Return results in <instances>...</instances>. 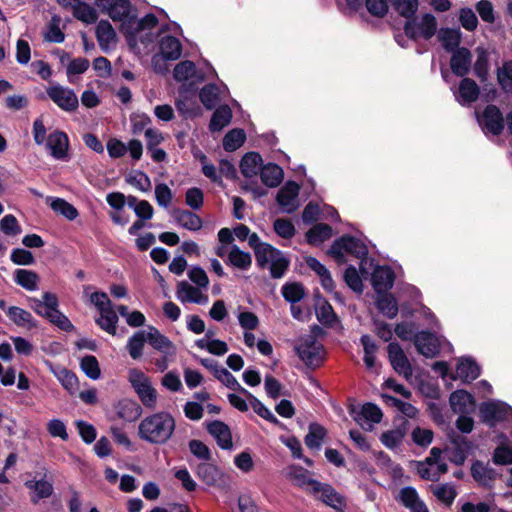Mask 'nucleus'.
Here are the masks:
<instances>
[{"instance_id": "f257e3e1", "label": "nucleus", "mask_w": 512, "mask_h": 512, "mask_svg": "<svg viewBox=\"0 0 512 512\" xmlns=\"http://www.w3.org/2000/svg\"><path fill=\"white\" fill-rule=\"evenodd\" d=\"M176 429L173 415L159 411L144 417L138 425V437L153 445H165Z\"/></svg>"}, {"instance_id": "f03ea898", "label": "nucleus", "mask_w": 512, "mask_h": 512, "mask_svg": "<svg viewBox=\"0 0 512 512\" xmlns=\"http://www.w3.org/2000/svg\"><path fill=\"white\" fill-rule=\"evenodd\" d=\"M30 308L39 316L47 319L50 323L65 332H73L75 326L59 310V300L56 294L52 292H44L42 300L35 297L28 298Z\"/></svg>"}, {"instance_id": "7ed1b4c3", "label": "nucleus", "mask_w": 512, "mask_h": 512, "mask_svg": "<svg viewBox=\"0 0 512 512\" xmlns=\"http://www.w3.org/2000/svg\"><path fill=\"white\" fill-rule=\"evenodd\" d=\"M344 252L356 258L365 259L368 255V248L363 241L347 234L336 239L327 253L332 256L337 263L342 264L346 262Z\"/></svg>"}, {"instance_id": "20e7f679", "label": "nucleus", "mask_w": 512, "mask_h": 512, "mask_svg": "<svg viewBox=\"0 0 512 512\" xmlns=\"http://www.w3.org/2000/svg\"><path fill=\"white\" fill-rule=\"evenodd\" d=\"M478 124L485 135L499 136L505 128V121L502 111L494 104H488L480 115H477Z\"/></svg>"}, {"instance_id": "39448f33", "label": "nucleus", "mask_w": 512, "mask_h": 512, "mask_svg": "<svg viewBox=\"0 0 512 512\" xmlns=\"http://www.w3.org/2000/svg\"><path fill=\"white\" fill-rule=\"evenodd\" d=\"M479 416L483 423L494 427L512 416V407L501 401H486L479 406Z\"/></svg>"}, {"instance_id": "423d86ee", "label": "nucleus", "mask_w": 512, "mask_h": 512, "mask_svg": "<svg viewBox=\"0 0 512 512\" xmlns=\"http://www.w3.org/2000/svg\"><path fill=\"white\" fill-rule=\"evenodd\" d=\"M296 354L311 369L320 367L324 361V347L310 337L295 347Z\"/></svg>"}, {"instance_id": "0eeeda50", "label": "nucleus", "mask_w": 512, "mask_h": 512, "mask_svg": "<svg viewBox=\"0 0 512 512\" xmlns=\"http://www.w3.org/2000/svg\"><path fill=\"white\" fill-rule=\"evenodd\" d=\"M394 9L399 13L400 16L406 19L404 24L405 35L413 40L417 41L419 38L418 32L416 31V13L419 6L418 0H395L393 3Z\"/></svg>"}, {"instance_id": "6e6552de", "label": "nucleus", "mask_w": 512, "mask_h": 512, "mask_svg": "<svg viewBox=\"0 0 512 512\" xmlns=\"http://www.w3.org/2000/svg\"><path fill=\"white\" fill-rule=\"evenodd\" d=\"M448 438L453 445L451 448L446 449L449 453L448 459L451 463L462 466L473 448V442L466 436L460 435L453 430L448 433Z\"/></svg>"}, {"instance_id": "1a4fd4ad", "label": "nucleus", "mask_w": 512, "mask_h": 512, "mask_svg": "<svg viewBox=\"0 0 512 512\" xmlns=\"http://www.w3.org/2000/svg\"><path fill=\"white\" fill-rule=\"evenodd\" d=\"M48 97L62 110L75 111L79 106L78 97L70 88L61 85L51 86L47 89Z\"/></svg>"}, {"instance_id": "9d476101", "label": "nucleus", "mask_w": 512, "mask_h": 512, "mask_svg": "<svg viewBox=\"0 0 512 512\" xmlns=\"http://www.w3.org/2000/svg\"><path fill=\"white\" fill-rule=\"evenodd\" d=\"M299 192L300 185L295 181L289 180L279 189L276 195V202L284 208L286 213L291 214L299 207L297 202Z\"/></svg>"}, {"instance_id": "9b49d317", "label": "nucleus", "mask_w": 512, "mask_h": 512, "mask_svg": "<svg viewBox=\"0 0 512 512\" xmlns=\"http://www.w3.org/2000/svg\"><path fill=\"white\" fill-rule=\"evenodd\" d=\"M387 349L392 368L399 375H403L406 379H409L413 374L412 366L400 344L391 342Z\"/></svg>"}, {"instance_id": "f8f14e48", "label": "nucleus", "mask_w": 512, "mask_h": 512, "mask_svg": "<svg viewBox=\"0 0 512 512\" xmlns=\"http://www.w3.org/2000/svg\"><path fill=\"white\" fill-rule=\"evenodd\" d=\"M414 345L418 353L426 358H433L440 351L437 337L428 330L420 331L415 335Z\"/></svg>"}, {"instance_id": "ddd939ff", "label": "nucleus", "mask_w": 512, "mask_h": 512, "mask_svg": "<svg viewBox=\"0 0 512 512\" xmlns=\"http://www.w3.org/2000/svg\"><path fill=\"white\" fill-rule=\"evenodd\" d=\"M480 374L481 368L472 357H461L456 365V374H452L451 379H460L468 384L477 379Z\"/></svg>"}, {"instance_id": "4468645a", "label": "nucleus", "mask_w": 512, "mask_h": 512, "mask_svg": "<svg viewBox=\"0 0 512 512\" xmlns=\"http://www.w3.org/2000/svg\"><path fill=\"white\" fill-rule=\"evenodd\" d=\"M395 281V273L388 265L377 266L371 276V284L377 294L390 290Z\"/></svg>"}, {"instance_id": "2eb2a0df", "label": "nucleus", "mask_w": 512, "mask_h": 512, "mask_svg": "<svg viewBox=\"0 0 512 512\" xmlns=\"http://www.w3.org/2000/svg\"><path fill=\"white\" fill-rule=\"evenodd\" d=\"M472 63V53L466 47L457 48L452 51V56L450 59V67L453 72L458 77L466 76L471 67Z\"/></svg>"}, {"instance_id": "dca6fc26", "label": "nucleus", "mask_w": 512, "mask_h": 512, "mask_svg": "<svg viewBox=\"0 0 512 512\" xmlns=\"http://www.w3.org/2000/svg\"><path fill=\"white\" fill-rule=\"evenodd\" d=\"M207 431L212 435L217 445L224 450L231 449L233 446L232 434L229 426L220 420H214L207 424Z\"/></svg>"}, {"instance_id": "f3484780", "label": "nucleus", "mask_w": 512, "mask_h": 512, "mask_svg": "<svg viewBox=\"0 0 512 512\" xmlns=\"http://www.w3.org/2000/svg\"><path fill=\"white\" fill-rule=\"evenodd\" d=\"M310 471L301 466H292L288 476L295 485L305 489L310 494H317L319 481L309 477Z\"/></svg>"}, {"instance_id": "a211bd4d", "label": "nucleus", "mask_w": 512, "mask_h": 512, "mask_svg": "<svg viewBox=\"0 0 512 512\" xmlns=\"http://www.w3.org/2000/svg\"><path fill=\"white\" fill-rule=\"evenodd\" d=\"M47 147L55 159H64L67 157L69 149V139L65 132L56 130L49 134L47 138Z\"/></svg>"}, {"instance_id": "6ab92c4d", "label": "nucleus", "mask_w": 512, "mask_h": 512, "mask_svg": "<svg viewBox=\"0 0 512 512\" xmlns=\"http://www.w3.org/2000/svg\"><path fill=\"white\" fill-rule=\"evenodd\" d=\"M449 403L455 413L465 414L474 408L476 401L470 392L458 389L450 394Z\"/></svg>"}, {"instance_id": "aec40b11", "label": "nucleus", "mask_w": 512, "mask_h": 512, "mask_svg": "<svg viewBox=\"0 0 512 512\" xmlns=\"http://www.w3.org/2000/svg\"><path fill=\"white\" fill-rule=\"evenodd\" d=\"M117 416L127 422L136 421L142 414V407L135 400L124 398L115 406Z\"/></svg>"}, {"instance_id": "412c9836", "label": "nucleus", "mask_w": 512, "mask_h": 512, "mask_svg": "<svg viewBox=\"0 0 512 512\" xmlns=\"http://www.w3.org/2000/svg\"><path fill=\"white\" fill-rule=\"evenodd\" d=\"M480 94V88L477 83L468 77H463L459 83L458 95L456 98L462 105L477 101Z\"/></svg>"}, {"instance_id": "4be33fe9", "label": "nucleus", "mask_w": 512, "mask_h": 512, "mask_svg": "<svg viewBox=\"0 0 512 512\" xmlns=\"http://www.w3.org/2000/svg\"><path fill=\"white\" fill-rule=\"evenodd\" d=\"M159 50L163 60H177L182 54V44L178 38L166 35L159 41Z\"/></svg>"}, {"instance_id": "5701e85b", "label": "nucleus", "mask_w": 512, "mask_h": 512, "mask_svg": "<svg viewBox=\"0 0 512 512\" xmlns=\"http://www.w3.org/2000/svg\"><path fill=\"white\" fill-rule=\"evenodd\" d=\"M240 171L245 178L256 176L263 166V160L258 152H247L240 161Z\"/></svg>"}, {"instance_id": "b1692460", "label": "nucleus", "mask_w": 512, "mask_h": 512, "mask_svg": "<svg viewBox=\"0 0 512 512\" xmlns=\"http://www.w3.org/2000/svg\"><path fill=\"white\" fill-rule=\"evenodd\" d=\"M224 261L228 266L246 271L252 265V256L249 252L241 250L237 245H233Z\"/></svg>"}, {"instance_id": "393cba45", "label": "nucleus", "mask_w": 512, "mask_h": 512, "mask_svg": "<svg viewBox=\"0 0 512 512\" xmlns=\"http://www.w3.org/2000/svg\"><path fill=\"white\" fill-rule=\"evenodd\" d=\"M172 216L178 224L187 230L198 231L202 228V218L190 210L174 209Z\"/></svg>"}, {"instance_id": "a878e982", "label": "nucleus", "mask_w": 512, "mask_h": 512, "mask_svg": "<svg viewBox=\"0 0 512 512\" xmlns=\"http://www.w3.org/2000/svg\"><path fill=\"white\" fill-rule=\"evenodd\" d=\"M25 487L34 492L31 496V502L36 504L41 499L49 498L54 491L52 482L44 479L40 480H27L24 483Z\"/></svg>"}, {"instance_id": "bb28decb", "label": "nucleus", "mask_w": 512, "mask_h": 512, "mask_svg": "<svg viewBox=\"0 0 512 512\" xmlns=\"http://www.w3.org/2000/svg\"><path fill=\"white\" fill-rule=\"evenodd\" d=\"M317 493H321L320 500L327 506L338 510L345 505V498L339 494L332 485L319 482Z\"/></svg>"}, {"instance_id": "cd10ccee", "label": "nucleus", "mask_w": 512, "mask_h": 512, "mask_svg": "<svg viewBox=\"0 0 512 512\" xmlns=\"http://www.w3.org/2000/svg\"><path fill=\"white\" fill-rule=\"evenodd\" d=\"M262 183L270 188L277 187L283 180L284 172L283 169L275 164L268 163L263 165L259 172Z\"/></svg>"}, {"instance_id": "c85d7f7f", "label": "nucleus", "mask_w": 512, "mask_h": 512, "mask_svg": "<svg viewBox=\"0 0 512 512\" xmlns=\"http://www.w3.org/2000/svg\"><path fill=\"white\" fill-rule=\"evenodd\" d=\"M214 109L215 111L209 123V130L211 132H219L231 122L232 110L227 104L220 105Z\"/></svg>"}, {"instance_id": "c756f323", "label": "nucleus", "mask_w": 512, "mask_h": 512, "mask_svg": "<svg viewBox=\"0 0 512 512\" xmlns=\"http://www.w3.org/2000/svg\"><path fill=\"white\" fill-rule=\"evenodd\" d=\"M173 77L177 82H183L190 78H198L204 80V75L198 73L196 65L193 61L184 60L176 64L173 70Z\"/></svg>"}, {"instance_id": "7c9ffc66", "label": "nucleus", "mask_w": 512, "mask_h": 512, "mask_svg": "<svg viewBox=\"0 0 512 512\" xmlns=\"http://www.w3.org/2000/svg\"><path fill=\"white\" fill-rule=\"evenodd\" d=\"M6 314L17 326H27L29 329L38 327V321L33 318L30 312L23 308L11 306Z\"/></svg>"}, {"instance_id": "2f4dec72", "label": "nucleus", "mask_w": 512, "mask_h": 512, "mask_svg": "<svg viewBox=\"0 0 512 512\" xmlns=\"http://www.w3.org/2000/svg\"><path fill=\"white\" fill-rule=\"evenodd\" d=\"M376 307L388 319L395 318L399 310L396 298L388 292L378 294Z\"/></svg>"}, {"instance_id": "473e14b6", "label": "nucleus", "mask_w": 512, "mask_h": 512, "mask_svg": "<svg viewBox=\"0 0 512 512\" xmlns=\"http://www.w3.org/2000/svg\"><path fill=\"white\" fill-rule=\"evenodd\" d=\"M462 33L459 28H441L438 33V39L442 43L443 48L452 52L460 48Z\"/></svg>"}, {"instance_id": "72a5a7b5", "label": "nucleus", "mask_w": 512, "mask_h": 512, "mask_svg": "<svg viewBox=\"0 0 512 512\" xmlns=\"http://www.w3.org/2000/svg\"><path fill=\"white\" fill-rule=\"evenodd\" d=\"M52 372L69 394L73 395L76 393L79 388V381L73 371L65 367H57L56 369H53Z\"/></svg>"}, {"instance_id": "f704fd0d", "label": "nucleus", "mask_w": 512, "mask_h": 512, "mask_svg": "<svg viewBox=\"0 0 512 512\" xmlns=\"http://www.w3.org/2000/svg\"><path fill=\"white\" fill-rule=\"evenodd\" d=\"M199 99L207 110L217 107L220 102V89L215 83H208L199 92Z\"/></svg>"}, {"instance_id": "c9c22d12", "label": "nucleus", "mask_w": 512, "mask_h": 512, "mask_svg": "<svg viewBox=\"0 0 512 512\" xmlns=\"http://www.w3.org/2000/svg\"><path fill=\"white\" fill-rule=\"evenodd\" d=\"M39 280V275L32 270L16 269L14 272L15 283L28 291H35Z\"/></svg>"}, {"instance_id": "e433bc0d", "label": "nucleus", "mask_w": 512, "mask_h": 512, "mask_svg": "<svg viewBox=\"0 0 512 512\" xmlns=\"http://www.w3.org/2000/svg\"><path fill=\"white\" fill-rule=\"evenodd\" d=\"M332 236V227L325 223H319L311 227L305 234L306 241L310 245H317L328 240Z\"/></svg>"}, {"instance_id": "4c0bfd02", "label": "nucleus", "mask_w": 512, "mask_h": 512, "mask_svg": "<svg viewBox=\"0 0 512 512\" xmlns=\"http://www.w3.org/2000/svg\"><path fill=\"white\" fill-rule=\"evenodd\" d=\"M326 435L325 427L316 422L310 423L308 433L304 438L305 445L310 449H319Z\"/></svg>"}, {"instance_id": "58836bf2", "label": "nucleus", "mask_w": 512, "mask_h": 512, "mask_svg": "<svg viewBox=\"0 0 512 512\" xmlns=\"http://www.w3.org/2000/svg\"><path fill=\"white\" fill-rule=\"evenodd\" d=\"M438 23L436 17L431 13H425L421 17V21L416 23V31L419 37L430 40L437 32Z\"/></svg>"}, {"instance_id": "ea45409f", "label": "nucleus", "mask_w": 512, "mask_h": 512, "mask_svg": "<svg viewBox=\"0 0 512 512\" xmlns=\"http://www.w3.org/2000/svg\"><path fill=\"white\" fill-rule=\"evenodd\" d=\"M146 339L155 350L160 352L168 353L173 348L172 341L153 326L150 327L149 332L146 334Z\"/></svg>"}, {"instance_id": "a19ab883", "label": "nucleus", "mask_w": 512, "mask_h": 512, "mask_svg": "<svg viewBox=\"0 0 512 512\" xmlns=\"http://www.w3.org/2000/svg\"><path fill=\"white\" fill-rule=\"evenodd\" d=\"M471 475L479 484L488 486L495 478V471L484 465L482 461L476 460L472 463Z\"/></svg>"}, {"instance_id": "79ce46f5", "label": "nucleus", "mask_w": 512, "mask_h": 512, "mask_svg": "<svg viewBox=\"0 0 512 512\" xmlns=\"http://www.w3.org/2000/svg\"><path fill=\"white\" fill-rule=\"evenodd\" d=\"M246 140V133L241 128H234L228 131L222 141L225 151L233 152L240 148Z\"/></svg>"}, {"instance_id": "37998d69", "label": "nucleus", "mask_w": 512, "mask_h": 512, "mask_svg": "<svg viewBox=\"0 0 512 512\" xmlns=\"http://www.w3.org/2000/svg\"><path fill=\"white\" fill-rule=\"evenodd\" d=\"M196 474L198 478L208 486L215 485L220 478L218 467L208 462L198 464Z\"/></svg>"}, {"instance_id": "c03bdc74", "label": "nucleus", "mask_w": 512, "mask_h": 512, "mask_svg": "<svg viewBox=\"0 0 512 512\" xmlns=\"http://www.w3.org/2000/svg\"><path fill=\"white\" fill-rule=\"evenodd\" d=\"M177 298L181 302L201 303L202 293L199 288L186 281H180L177 285Z\"/></svg>"}, {"instance_id": "a18cd8bd", "label": "nucleus", "mask_w": 512, "mask_h": 512, "mask_svg": "<svg viewBox=\"0 0 512 512\" xmlns=\"http://www.w3.org/2000/svg\"><path fill=\"white\" fill-rule=\"evenodd\" d=\"M256 259L257 266L261 269L268 268L272 258L275 255H280V250L270 243H263V245L253 251Z\"/></svg>"}, {"instance_id": "49530a36", "label": "nucleus", "mask_w": 512, "mask_h": 512, "mask_svg": "<svg viewBox=\"0 0 512 512\" xmlns=\"http://www.w3.org/2000/svg\"><path fill=\"white\" fill-rule=\"evenodd\" d=\"M73 16L86 24H93L98 19L96 10L80 0L73 5Z\"/></svg>"}, {"instance_id": "de8ad7c7", "label": "nucleus", "mask_w": 512, "mask_h": 512, "mask_svg": "<svg viewBox=\"0 0 512 512\" xmlns=\"http://www.w3.org/2000/svg\"><path fill=\"white\" fill-rule=\"evenodd\" d=\"M281 293L287 302L295 304L305 296V288L300 282L286 283L282 286Z\"/></svg>"}, {"instance_id": "09e8293b", "label": "nucleus", "mask_w": 512, "mask_h": 512, "mask_svg": "<svg viewBox=\"0 0 512 512\" xmlns=\"http://www.w3.org/2000/svg\"><path fill=\"white\" fill-rule=\"evenodd\" d=\"M101 316L96 319V324L104 331L111 335L116 334V325L118 316L112 307L100 312Z\"/></svg>"}, {"instance_id": "8fccbe9b", "label": "nucleus", "mask_w": 512, "mask_h": 512, "mask_svg": "<svg viewBox=\"0 0 512 512\" xmlns=\"http://www.w3.org/2000/svg\"><path fill=\"white\" fill-rule=\"evenodd\" d=\"M146 339L145 331L135 332L127 342V350L132 359L137 360L142 357L143 347Z\"/></svg>"}, {"instance_id": "3c124183", "label": "nucleus", "mask_w": 512, "mask_h": 512, "mask_svg": "<svg viewBox=\"0 0 512 512\" xmlns=\"http://www.w3.org/2000/svg\"><path fill=\"white\" fill-rule=\"evenodd\" d=\"M290 259L287 258L284 253L280 250V255H275L268 268L270 270V275L274 279L282 278L286 271L289 269Z\"/></svg>"}, {"instance_id": "603ef678", "label": "nucleus", "mask_w": 512, "mask_h": 512, "mask_svg": "<svg viewBox=\"0 0 512 512\" xmlns=\"http://www.w3.org/2000/svg\"><path fill=\"white\" fill-rule=\"evenodd\" d=\"M245 395L247 396L251 407L257 415L274 425L280 424V421L275 417V415L258 398H256L249 391L248 393H245Z\"/></svg>"}, {"instance_id": "864d4df0", "label": "nucleus", "mask_w": 512, "mask_h": 512, "mask_svg": "<svg viewBox=\"0 0 512 512\" xmlns=\"http://www.w3.org/2000/svg\"><path fill=\"white\" fill-rule=\"evenodd\" d=\"M321 300L322 303L316 311L317 319L322 325L332 327L334 322L337 321V315L332 305L326 299Z\"/></svg>"}, {"instance_id": "5fc2aeb1", "label": "nucleus", "mask_w": 512, "mask_h": 512, "mask_svg": "<svg viewBox=\"0 0 512 512\" xmlns=\"http://www.w3.org/2000/svg\"><path fill=\"white\" fill-rule=\"evenodd\" d=\"M80 368L92 380H97L101 376L99 362L93 355L84 356L80 361Z\"/></svg>"}, {"instance_id": "6e6d98bb", "label": "nucleus", "mask_w": 512, "mask_h": 512, "mask_svg": "<svg viewBox=\"0 0 512 512\" xmlns=\"http://www.w3.org/2000/svg\"><path fill=\"white\" fill-rule=\"evenodd\" d=\"M135 392L144 407L148 409L155 408L158 394L156 389L151 385V382L146 384L144 387L136 389Z\"/></svg>"}, {"instance_id": "4d7b16f0", "label": "nucleus", "mask_w": 512, "mask_h": 512, "mask_svg": "<svg viewBox=\"0 0 512 512\" xmlns=\"http://www.w3.org/2000/svg\"><path fill=\"white\" fill-rule=\"evenodd\" d=\"M130 11V0H115L107 14L113 21H121L130 14Z\"/></svg>"}, {"instance_id": "13d9d810", "label": "nucleus", "mask_w": 512, "mask_h": 512, "mask_svg": "<svg viewBox=\"0 0 512 512\" xmlns=\"http://www.w3.org/2000/svg\"><path fill=\"white\" fill-rule=\"evenodd\" d=\"M50 207L53 211L60 213L68 220H74L78 216V210L65 199L55 198L52 200Z\"/></svg>"}, {"instance_id": "bf43d9fd", "label": "nucleus", "mask_w": 512, "mask_h": 512, "mask_svg": "<svg viewBox=\"0 0 512 512\" xmlns=\"http://www.w3.org/2000/svg\"><path fill=\"white\" fill-rule=\"evenodd\" d=\"M434 496L447 506H451L457 496V491L453 486L441 484L432 488Z\"/></svg>"}, {"instance_id": "052dcab7", "label": "nucleus", "mask_w": 512, "mask_h": 512, "mask_svg": "<svg viewBox=\"0 0 512 512\" xmlns=\"http://www.w3.org/2000/svg\"><path fill=\"white\" fill-rule=\"evenodd\" d=\"M214 377L221 381L227 388L231 390H237L241 393L245 394L248 393V390L243 388L237 379L233 376L232 373H230L226 368L221 367L220 370H217L216 373H214Z\"/></svg>"}, {"instance_id": "680f3d73", "label": "nucleus", "mask_w": 512, "mask_h": 512, "mask_svg": "<svg viewBox=\"0 0 512 512\" xmlns=\"http://www.w3.org/2000/svg\"><path fill=\"white\" fill-rule=\"evenodd\" d=\"M275 233L283 239H291L296 233L294 224L289 219L278 218L273 223Z\"/></svg>"}, {"instance_id": "e2e57ef3", "label": "nucleus", "mask_w": 512, "mask_h": 512, "mask_svg": "<svg viewBox=\"0 0 512 512\" xmlns=\"http://www.w3.org/2000/svg\"><path fill=\"white\" fill-rule=\"evenodd\" d=\"M344 281L354 292H363V282L358 274L357 269L353 265H349L344 272Z\"/></svg>"}, {"instance_id": "0e129e2a", "label": "nucleus", "mask_w": 512, "mask_h": 512, "mask_svg": "<svg viewBox=\"0 0 512 512\" xmlns=\"http://www.w3.org/2000/svg\"><path fill=\"white\" fill-rule=\"evenodd\" d=\"M116 36V33L107 20H100L96 26V37L100 45L109 43Z\"/></svg>"}, {"instance_id": "69168bd1", "label": "nucleus", "mask_w": 512, "mask_h": 512, "mask_svg": "<svg viewBox=\"0 0 512 512\" xmlns=\"http://www.w3.org/2000/svg\"><path fill=\"white\" fill-rule=\"evenodd\" d=\"M459 22L462 25V27L469 32L476 30L478 26V18L476 14L473 12L471 8L468 7L460 9Z\"/></svg>"}, {"instance_id": "338daca9", "label": "nucleus", "mask_w": 512, "mask_h": 512, "mask_svg": "<svg viewBox=\"0 0 512 512\" xmlns=\"http://www.w3.org/2000/svg\"><path fill=\"white\" fill-rule=\"evenodd\" d=\"M185 202L192 210H200L204 204V193L198 187L189 188L185 193Z\"/></svg>"}, {"instance_id": "774afa93", "label": "nucleus", "mask_w": 512, "mask_h": 512, "mask_svg": "<svg viewBox=\"0 0 512 512\" xmlns=\"http://www.w3.org/2000/svg\"><path fill=\"white\" fill-rule=\"evenodd\" d=\"M0 229L8 236H17L22 231L18 220L12 214H7L2 218L0 221Z\"/></svg>"}]
</instances>
